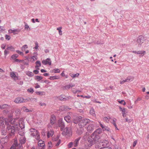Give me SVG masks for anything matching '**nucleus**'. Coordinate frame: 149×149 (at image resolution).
Masks as SVG:
<instances>
[{
	"label": "nucleus",
	"instance_id": "nucleus-1",
	"mask_svg": "<svg viewBox=\"0 0 149 149\" xmlns=\"http://www.w3.org/2000/svg\"><path fill=\"white\" fill-rule=\"evenodd\" d=\"M9 122H8L7 124V129L9 131L8 132L11 136L14 134L15 131H18L21 127L19 123V120L17 119H12L11 116L8 117Z\"/></svg>",
	"mask_w": 149,
	"mask_h": 149
},
{
	"label": "nucleus",
	"instance_id": "nucleus-2",
	"mask_svg": "<svg viewBox=\"0 0 149 149\" xmlns=\"http://www.w3.org/2000/svg\"><path fill=\"white\" fill-rule=\"evenodd\" d=\"M90 122V120L87 118L83 119L81 120L79 123V126L80 128H81V131L78 132V133L79 134H81L84 131L83 128L84 127Z\"/></svg>",
	"mask_w": 149,
	"mask_h": 149
},
{
	"label": "nucleus",
	"instance_id": "nucleus-3",
	"mask_svg": "<svg viewBox=\"0 0 149 149\" xmlns=\"http://www.w3.org/2000/svg\"><path fill=\"white\" fill-rule=\"evenodd\" d=\"M88 138L89 139V141H91L93 144H94L98 141L100 136L99 135L93 133Z\"/></svg>",
	"mask_w": 149,
	"mask_h": 149
},
{
	"label": "nucleus",
	"instance_id": "nucleus-4",
	"mask_svg": "<svg viewBox=\"0 0 149 149\" xmlns=\"http://www.w3.org/2000/svg\"><path fill=\"white\" fill-rule=\"evenodd\" d=\"M29 100V99H25L22 97H19L16 98L15 99L14 102L17 104H18L28 102Z\"/></svg>",
	"mask_w": 149,
	"mask_h": 149
},
{
	"label": "nucleus",
	"instance_id": "nucleus-5",
	"mask_svg": "<svg viewBox=\"0 0 149 149\" xmlns=\"http://www.w3.org/2000/svg\"><path fill=\"white\" fill-rule=\"evenodd\" d=\"M8 118H4L3 117H0V124L1 126L4 127L6 124H8Z\"/></svg>",
	"mask_w": 149,
	"mask_h": 149
},
{
	"label": "nucleus",
	"instance_id": "nucleus-6",
	"mask_svg": "<svg viewBox=\"0 0 149 149\" xmlns=\"http://www.w3.org/2000/svg\"><path fill=\"white\" fill-rule=\"evenodd\" d=\"M93 144L91 141H89V139L88 138L87 140L85 143V147L86 148H89Z\"/></svg>",
	"mask_w": 149,
	"mask_h": 149
},
{
	"label": "nucleus",
	"instance_id": "nucleus-7",
	"mask_svg": "<svg viewBox=\"0 0 149 149\" xmlns=\"http://www.w3.org/2000/svg\"><path fill=\"white\" fill-rule=\"evenodd\" d=\"M19 134L20 136L19 137V139L20 142L22 144L25 143L26 142V139L23 136L24 134Z\"/></svg>",
	"mask_w": 149,
	"mask_h": 149
},
{
	"label": "nucleus",
	"instance_id": "nucleus-8",
	"mask_svg": "<svg viewBox=\"0 0 149 149\" xmlns=\"http://www.w3.org/2000/svg\"><path fill=\"white\" fill-rule=\"evenodd\" d=\"M145 38L142 36H140L137 39V42L139 45H141L145 40Z\"/></svg>",
	"mask_w": 149,
	"mask_h": 149
},
{
	"label": "nucleus",
	"instance_id": "nucleus-9",
	"mask_svg": "<svg viewBox=\"0 0 149 149\" xmlns=\"http://www.w3.org/2000/svg\"><path fill=\"white\" fill-rule=\"evenodd\" d=\"M45 145L44 141L42 140H40L38 142V147H37V149H41V148H44Z\"/></svg>",
	"mask_w": 149,
	"mask_h": 149
},
{
	"label": "nucleus",
	"instance_id": "nucleus-10",
	"mask_svg": "<svg viewBox=\"0 0 149 149\" xmlns=\"http://www.w3.org/2000/svg\"><path fill=\"white\" fill-rule=\"evenodd\" d=\"M30 130L31 132V135L32 136H36L38 133L37 130L35 129L31 128L30 129Z\"/></svg>",
	"mask_w": 149,
	"mask_h": 149
},
{
	"label": "nucleus",
	"instance_id": "nucleus-11",
	"mask_svg": "<svg viewBox=\"0 0 149 149\" xmlns=\"http://www.w3.org/2000/svg\"><path fill=\"white\" fill-rule=\"evenodd\" d=\"M56 117L54 115H52L50 118V123L51 124L53 125L56 123Z\"/></svg>",
	"mask_w": 149,
	"mask_h": 149
},
{
	"label": "nucleus",
	"instance_id": "nucleus-12",
	"mask_svg": "<svg viewBox=\"0 0 149 149\" xmlns=\"http://www.w3.org/2000/svg\"><path fill=\"white\" fill-rule=\"evenodd\" d=\"M58 123L59 127H61V130H62L65 126L64 123L62 121V119H60L58 120Z\"/></svg>",
	"mask_w": 149,
	"mask_h": 149
},
{
	"label": "nucleus",
	"instance_id": "nucleus-13",
	"mask_svg": "<svg viewBox=\"0 0 149 149\" xmlns=\"http://www.w3.org/2000/svg\"><path fill=\"white\" fill-rule=\"evenodd\" d=\"M63 133H65V134L68 135V134L69 136L71 135L72 133L70 129L67 127L64 129Z\"/></svg>",
	"mask_w": 149,
	"mask_h": 149
},
{
	"label": "nucleus",
	"instance_id": "nucleus-14",
	"mask_svg": "<svg viewBox=\"0 0 149 149\" xmlns=\"http://www.w3.org/2000/svg\"><path fill=\"white\" fill-rule=\"evenodd\" d=\"M95 129V127L93 124H90L87 127V130L88 131H93Z\"/></svg>",
	"mask_w": 149,
	"mask_h": 149
},
{
	"label": "nucleus",
	"instance_id": "nucleus-15",
	"mask_svg": "<svg viewBox=\"0 0 149 149\" xmlns=\"http://www.w3.org/2000/svg\"><path fill=\"white\" fill-rule=\"evenodd\" d=\"M43 64L44 65L49 64L51 65V61L49 58H47L46 60H43L42 62Z\"/></svg>",
	"mask_w": 149,
	"mask_h": 149
},
{
	"label": "nucleus",
	"instance_id": "nucleus-16",
	"mask_svg": "<svg viewBox=\"0 0 149 149\" xmlns=\"http://www.w3.org/2000/svg\"><path fill=\"white\" fill-rule=\"evenodd\" d=\"M75 86V84H71L68 85H67L64 86L63 89L64 90H68L70 88H72L73 87H74Z\"/></svg>",
	"mask_w": 149,
	"mask_h": 149
},
{
	"label": "nucleus",
	"instance_id": "nucleus-17",
	"mask_svg": "<svg viewBox=\"0 0 149 149\" xmlns=\"http://www.w3.org/2000/svg\"><path fill=\"white\" fill-rule=\"evenodd\" d=\"M20 31V30L19 29H16L14 30L9 29L8 31L9 33H13L14 34H17Z\"/></svg>",
	"mask_w": 149,
	"mask_h": 149
},
{
	"label": "nucleus",
	"instance_id": "nucleus-18",
	"mask_svg": "<svg viewBox=\"0 0 149 149\" xmlns=\"http://www.w3.org/2000/svg\"><path fill=\"white\" fill-rule=\"evenodd\" d=\"M30 61L32 62H33L37 60V55L36 53H34V56L31 57L30 58Z\"/></svg>",
	"mask_w": 149,
	"mask_h": 149
},
{
	"label": "nucleus",
	"instance_id": "nucleus-19",
	"mask_svg": "<svg viewBox=\"0 0 149 149\" xmlns=\"http://www.w3.org/2000/svg\"><path fill=\"white\" fill-rule=\"evenodd\" d=\"M10 75L11 77L14 80H16L18 79V77L16 76V74L14 72H10Z\"/></svg>",
	"mask_w": 149,
	"mask_h": 149
},
{
	"label": "nucleus",
	"instance_id": "nucleus-20",
	"mask_svg": "<svg viewBox=\"0 0 149 149\" xmlns=\"http://www.w3.org/2000/svg\"><path fill=\"white\" fill-rule=\"evenodd\" d=\"M18 146L17 140H15L13 145L10 149H17V147Z\"/></svg>",
	"mask_w": 149,
	"mask_h": 149
},
{
	"label": "nucleus",
	"instance_id": "nucleus-21",
	"mask_svg": "<svg viewBox=\"0 0 149 149\" xmlns=\"http://www.w3.org/2000/svg\"><path fill=\"white\" fill-rule=\"evenodd\" d=\"M95 148L96 149H111V148L109 147L103 146V147H101L99 145H96Z\"/></svg>",
	"mask_w": 149,
	"mask_h": 149
},
{
	"label": "nucleus",
	"instance_id": "nucleus-22",
	"mask_svg": "<svg viewBox=\"0 0 149 149\" xmlns=\"http://www.w3.org/2000/svg\"><path fill=\"white\" fill-rule=\"evenodd\" d=\"M54 132L53 131L50 130L49 131L47 134V136L48 138L52 136L54 134Z\"/></svg>",
	"mask_w": 149,
	"mask_h": 149
},
{
	"label": "nucleus",
	"instance_id": "nucleus-23",
	"mask_svg": "<svg viewBox=\"0 0 149 149\" xmlns=\"http://www.w3.org/2000/svg\"><path fill=\"white\" fill-rule=\"evenodd\" d=\"M80 139V138H78L76 139L74 141V143H73V144L74 146V147H76L78 146V144L79 143V141Z\"/></svg>",
	"mask_w": 149,
	"mask_h": 149
},
{
	"label": "nucleus",
	"instance_id": "nucleus-24",
	"mask_svg": "<svg viewBox=\"0 0 149 149\" xmlns=\"http://www.w3.org/2000/svg\"><path fill=\"white\" fill-rule=\"evenodd\" d=\"M36 65L35 66L36 68L37 69L39 70V67L41 65V63L40 62V61H38L36 62Z\"/></svg>",
	"mask_w": 149,
	"mask_h": 149
},
{
	"label": "nucleus",
	"instance_id": "nucleus-25",
	"mask_svg": "<svg viewBox=\"0 0 149 149\" xmlns=\"http://www.w3.org/2000/svg\"><path fill=\"white\" fill-rule=\"evenodd\" d=\"M81 117H76L74 118L73 123L75 124L77 123L81 119Z\"/></svg>",
	"mask_w": 149,
	"mask_h": 149
},
{
	"label": "nucleus",
	"instance_id": "nucleus-26",
	"mask_svg": "<svg viewBox=\"0 0 149 149\" xmlns=\"http://www.w3.org/2000/svg\"><path fill=\"white\" fill-rule=\"evenodd\" d=\"M9 107V106L7 104H4L0 105V109H3L7 108Z\"/></svg>",
	"mask_w": 149,
	"mask_h": 149
},
{
	"label": "nucleus",
	"instance_id": "nucleus-27",
	"mask_svg": "<svg viewBox=\"0 0 149 149\" xmlns=\"http://www.w3.org/2000/svg\"><path fill=\"white\" fill-rule=\"evenodd\" d=\"M58 98L61 100H66V97L65 95H62L59 96Z\"/></svg>",
	"mask_w": 149,
	"mask_h": 149
},
{
	"label": "nucleus",
	"instance_id": "nucleus-28",
	"mask_svg": "<svg viewBox=\"0 0 149 149\" xmlns=\"http://www.w3.org/2000/svg\"><path fill=\"white\" fill-rule=\"evenodd\" d=\"M36 93L38 95H44L45 94V93L44 91H36Z\"/></svg>",
	"mask_w": 149,
	"mask_h": 149
},
{
	"label": "nucleus",
	"instance_id": "nucleus-29",
	"mask_svg": "<svg viewBox=\"0 0 149 149\" xmlns=\"http://www.w3.org/2000/svg\"><path fill=\"white\" fill-rule=\"evenodd\" d=\"M134 77L130 76L127 77L126 78V79L127 81V82H128L129 81H133L134 79Z\"/></svg>",
	"mask_w": 149,
	"mask_h": 149
},
{
	"label": "nucleus",
	"instance_id": "nucleus-30",
	"mask_svg": "<svg viewBox=\"0 0 149 149\" xmlns=\"http://www.w3.org/2000/svg\"><path fill=\"white\" fill-rule=\"evenodd\" d=\"M22 109L23 111L26 112H32L33 111L32 110H29L25 107H22Z\"/></svg>",
	"mask_w": 149,
	"mask_h": 149
},
{
	"label": "nucleus",
	"instance_id": "nucleus-31",
	"mask_svg": "<svg viewBox=\"0 0 149 149\" xmlns=\"http://www.w3.org/2000/svg\"><path fill=\"white\" fill-rule=\"evenodd\" d=\"M71 117L69 116H67L64 117L65 120L68 123H69L70 121Z\"/></svg>",
	"mask_w": 149,
	"mask_h": 149
},
{
	"label": "nucleus",
	"instance_id": "nucleus-32",
	"mask_svg": "<svg viewBox=\"0 0 149 149\" xmlns=\"http://www.w3.org/2000/svg\"><path fill=\"white\" fill-rule=\"evenodd\" d=\"M79 74L78 73H77L74 74L72 73L70 74V76L73 78H74L75 77H77L79 76Z\"/></svg>",
	"mask_w": 149,
	"mask_h": 149
},
{
	"label": "nucleus",
	"instance_id": "nucleus-33",
	"mask_svg": "<svg viewBox=\"0 0 149 149\" xmlns=\"http://www.w3.org/2000/svg\"><path fill=\"white\" fill-rule=\"evenodd\" d=\"M68 109V107L64 106L61 107L59 109L60 111H65Z\"/></svg>",
	"mask_w": 149,
	"mask_h": 149
},
{
	"label": "nucleus",
	"instance_id": "nucleus-34",
	"mask_svg": "<svg viewBox=\"0 0 149 149\" xmlns=\"http://www.w3.org/2000/svg\"><path fill=\"white\" fill-rule=\"evenodd\" d=\"M26 74L28 76L30 77H31L34 75L33 73L32 72L29 71H26L25 72Z\"/></svg>",
	"mask_w": 149,
	"mask_h": 149
},
{
	"label": "nucleus",
	"instance_id": "nucleus-35",
	"mask_svg": "<svg viewBox=\"0 0 149 149\" xmlns=\"http://www.w3.org/2000/svg\"><path fill=\"white\" fill-rule=\"evenodd\" d=\"M7 49L8 50H10L12 51H14L15 50V48L12 46H7Z\"/></svg>",
	"mask_w": 149,
	"mask_h": 149
},
{
	"label": "nucleus",
	"instance_id": "nucleus-36",
	"mask_svg": "<svg viewBox=\"0 0 149 149\" xmlns=\"http://www.w3.org/2000/svg\"><path fill=\"white\" fill-rule=\"evenodd\" d=\"M102 129H99L95 131L93 133L97 134L99 135V134L101 133L102 132Z\"/></svg>",
	"mask_w": 149,
	"mask_h": 149
},
{
	"label": "nucleus",
	"instance_id": "nucleus-37",
	"mask_svg": "<svg viewBox=\"0 0 149 149\" xmlns=\"http://www.w3.org/2000/svg\"><path fill=\"white\" fill-rule=\"evenodd\" d=\"M112 120L114 122H112L113 124L115 126L116 129L117 130H118V129L116 125V119L115 118H113Z\"/></svg>",
	"mask_w": 149,
	"mask_h": 149
},
{
	"label": "nucleus",
	"instance_id": "nucleus-38",
	"mask_svg": "<svg viewBox=\"0 0 149 149\" xmlns=\"http://www.w3.org/2000/svg\"><path fill=\"white\" fill-rule=\"evenodd\" d=\"M138 54H140L141 55V56H143L145 53H146V52L144 51H138Z\"/></svg>",
	"mask_w": 149,
	"mask_h": 149
},
{
	"label": "nucleus",
	"instance_id": "nucleus-39",
	"mask_svg": "<svg viewBox=\"0 0 149 149\" xmlns=\"http://www.w3.org/2000/svg\"><path fill=\"white\" fill-rule=\"evenodd\" d=\"M90 113L93 116H95V112L93 109H91L90 111Z\"/></svg>",
	"mask_w": 149,
	"mask_h": 149
},
{
	"label": "nucleus",
	"instance_id": "nucleus-40",
	"mask_svg": "<svg viewBox=\"0 0 149 149\" xmlns=\"http://www.w3.org/2000/svg\"><path fill=\"white\" fill-rule=\"evenodd\" d=\"M47 147L49 149H50L52 148V145L51 142L49 141L48 142L47 144Z\"/></svg>",
	"mask_w": 149,
	"mask_h": 149
},
{
	"label": "nucleus",
	"instance_id": "nucleus-41",
	"mask_svg": "<svg viewBox=\"0 0 149 149\" xmlns=\"http://www.w3.org/2000/svg\"><path fill=\"white\" fill-rule=\"evenodd\" d=\"M52 72L54 73H59L60 70L59 69H55L52 70Z\"/></svg>",
	"mask_w": 149,
	"mask_h": 149
},
{
	"label": "nucleus",
	"instance_id": "nucleus-42",
	"mask_svg": "<svg viewBox=\"0 0 149 149\" xmlns=\"http://www.w3.org/2000/svg\"><path fill=\"white\" fill-rule=\"evenodd\" d=\"M62 28V27H60L58 28L57 29V30L58 31L59 34L60 35H62V32L61 30Z\"/></svg>",
	"mask_w": 149,
	"mask_h": 149
},
{
	"label": "nucleus",
	"instance_id": "nucleus-43",
	"mask_svg": "<svg viewBox=\"0 0 149 149\" xmlns=\"http://www.w3.org/2000/svg\"><path fill=\"white\" fill-rule=\"evenodd\" d=\"M18 56V55L17 54H13V55H12V56H11V58L13 59H15V60L16 58H17V57Z\"/></svg>",
	"mask_w": 149,
	"mask_h": 149
},
{
	"label": "nucleus",
	"instance_id": "nucleus-44",
	"mask_svg": "<svg viewBox=\"0 0 149 149\" xmlns=\"http://www.w3.org/2000/svg\"><path fill=\"white\" fill-rule=\"evenodd\" d=\"M27 90L28 92L32 93H33L34 92L33 89L32 88H28Z\"/></svg>",
	"mask_w": 149,
	"mask_h": 149
},
{
	"label": "nucleus",
	"instance_id": "nucleus-45",
	"mask_svg": "<svg viewBox=\"0 0 149 149\" xmlns=\"http://www.w3.org/2000/svg\"><path fill=\"white\" fill-rule=\"evenodd\" d=\"M105 141V142L106 144H105L103 143H101V144H102V146H100L101 147H103V146H107V143H108V141H106V140ZM100 145H101V144H100Z\"/></svg>",
	"mask_w": 149,
	"mask_h": 149
},
{
	"label": "nucleus",
	"instance_id": "nucleus-46",
	"mask_svg": "<svg viewBox=\"0 0 149 149\" xmlns=\"http://www.w3.org/2000/svg\"><path fill=\"white\" fill-rule=\"evenodd\" d=\"M28 48V47L27 45H25L24 46H23L22 48V50L23 51H25L26 49H27Z\"/></svg>",
	"mask_w": 149,
	"mask_h": 149
},
{
	"label": "nucleus",
	"instance_id": "nucleus-47",
	"mask_svg": "<svg viewBox=\"0 0 149 149\" xmlns=\"http://www.w3.org/2000/svg\"><path fill=\"white\" fill-rule=\"evenodd\" d=\"M42 79V77L40 76H36V79H37L38 81Z\"/></svg>",
	"mask_w": 149,
	"mask_h": 149
},
{
	"label": "nucleus",
	"instance_id": "nucleus-48",
	"mask_svg": "<svg viewBox=\"0 0 149 149\" xmlns=\"http://www.w3.org/2000/svg\"><path fill=\"white\" fill-rule=\"evenodd\" d=\"M111 119L110 117H109V118H107L106 117H104L103 118L104 120V121H105L107 122H108L109 121V119Z\"/></svg>",
	"mask_w": 149,
	"mask_h": 149
},
{
	"label": "nucleus",
	"instance_id": "nucleus-49",
	"mask_svg": "<svg viewBox=\"0 0 149 149\" xmlns=\"http://www.w3.org/2000/svg\"><path fill=\"white\" fill-rule=\"evenodd\" d=\"M35 47H34V48L37 49L38 48V47H39L38 45V44L37 42H35Z\"/></svg>",
	"mask_w": 149,
	"mask_h": 149
},
{
	"label": "nucleus",
	"instance_id": "nucleus-50",
	"mask_svg": "<svg viewBox=\"0 0 149 149\" xmlns=\"http://www.w3.org/2000/svg\"><path fill=\"white\" fill-rule=\"evenodd\" d=\"M59 79V77H56L54 76L51 77H49V79L50 80H54L55 79Z\"/></svg>",
	"mask_w": 149,
	"mask_h": 149
},
{
	"label": "nucleus",
	"instance_id": "nucleus-51",
	"mask_svg": "<svg viewBox=\"0 0 149 149\" xmlns=\"http://www.w3.org/2000/svg\"><path fill=\"white\" fill-rule=\"evenodd\" d=\"M28 29H29V30H30L29 25L27 24H26L25 25V29L28 30Z\"/></svg>",
	"mask_w": 149,
	"mask_h": 149
},
{
	"label": "nucleus",
	"instance_id": "nucleus-52",
	"mask_svg": "<svg viewBox=\"0 0 149 149\" xmlns=\"http://www.w3.org/2000/svg\"><path fill=\"white\" fill-rule=\"evenodd\" d=\"M6 44H3L1 45V48L3 49H4L6 47Z\"/></svg>",
	"mask_w": 149,
	"mask_h": 149
},
{
	"label": "nucleus",
	"instance_id": "nucleus-53",
	"mask_svg": "<svg viewBox=\"0 0 149 149\" xmlns=\"http://www.w3.org/2000/svg\"><path fill=\"white\" fill-rule=\"evenodd\" d=\"M6 39L7 40H9L10 39V37L7 35H5Z\"/></svg>",
	"mask_w": 149,
	"mask_h": 149
},
{
	"label": "nucleus",
	"instance_id": "nucleus-54",
	"mask_svg": "<svg viewBox=\"0 0 149 149\" xmlns=\"http://www.w3.org/2000/svg\"><path fill=\"white\" fill-rule=\"evenodd\" d=\"M16 52L21 55H23V53L22 52H20L19 50H17Z\"/></svg>",
	"mask_w": 149,
	"mask_h": 149
},
{
	"label": "nucleus",
	"instance_id": "nucleus-55",
	"mask_svg": "<svg viewBox=\"0 0 149 149\" xmlns=\"http://www.w3.org/2000/svg\"><path fill=\"white\" fill-rule=\"evenodd\" d=\"M104 129L105 130L107 131H109L110 130V129L109 128L106 126L104 127Z\"/></svg>",
	"mask_w": 149,
	"mask_h": 149
},
{
	"label": "nucleus",
	"instance_id": "nucleus-56",
	"mask_svg": "<svg viewBox=\"0 0 149 149\" xmlns=\"http://www.w3.org/2000/svg\"><path fill=\"white\" fill-rule=\"evenodd\" d=\"M15 62H23L24 61L23 60H18V59H16L15 60Z\"/></svg>",
	"mask_w": 149,
	"mask_h": 149
},
{
	"label": "nucleus",
	"instance_id": "nucleus-57",
	"mask_svg": "<svg viewBox=\"0 0 149 149\" xmlns=\"http://www.w3.org/2000/svg\"><path fill=\"white\" fill-rule=\"evenodd\" d=\"M76 90L74 88H72L71 90V91L74 94L76 93Z\"/></svg>",
	"mask_w": 149,
	"mask_h": 149
},
{
	"label": "nucleus",
	"instance_id": "nucleus-58",
	"mask_svg": "<svg viewBox=\"0 0 149 149\" xmlns=\"http://www.w3.org/2000/svg\"><path fill=\"white\" fill-rule=\"evenodd\" d=\"M137 143V141L136 140L134 141L133 144V146L134 147H135L136 145V143Z\"/></svg>",
	"mask_w": 149,
	"mask_h": 149
},
{
	"label": "nucleus",
	"instance_id": "nucleus-59",
	"mask_svg": "<svg viewBox=\"0 0 149 149\" xmlns=\"http://www.w3.org/2000/svg\"><path fill=\"white\" fill-rule=\"evenodd\" d=\"M9 53V52L8 51H7L6 50H5L4 51V54L6 56L7 54H8Z\"/></svg>",
	"mask_w": 149,
	"mask_h": 149
},
{
	"label": "nucleus",
	"instance_id": "nucleus-60",
	"mask_svg": "<svg viewBox=\"0 0 149 149\" xmlns=\"http://www.w3.org/2000/svg\"><path fill=\"white\" fill-rule=\"evenodd\" d=\"M8 112V111L7 110H5L3 111V113L5 114H7Z\"/></svg>",
	"mask_w": 149,
	"mask_h": 149
},
{
	"label": "nucleus",
	"instance_id": "nucleus-61",
	"mask_svg": "<svg viewBox=\"0 0 149 149\" xmlns=\"http://www.w3.org/2000/svg\"><path fill=\"white\" fill-rule=\"evenodd\" d=\"M61 75L63 77H65V76L64 71H63L61 73Z\"/></svg>",
	"mask_w": 149,
	"mask_h": 149
},
{
	"label": "nucleus",
	"instance_id": "nucleus-62",
	"mask_svg": "<svg viewBox=\"0 0 149 149\" xmlns=\"http://www.w3.org/2000/svg\"><path fill=\"white\" fill-rule=\"evenodd\" d=\"M122 111V114L125 113V112H126L125 109V108H123V110H122V111Z\"/></svg>",
	"mask_w": 149,
	"mask_h": 149
},
{
	"label": "nucleus",
	"instance_id": "nucleus-63",
	"mask_svg": "<svg viewBox=\"0 0 149 149\" xmlns=\"http://www.w3.org/2000/svg\"><path fill=\"white\" fill-rule=\"evenodd\" d=\"M73 144V143H72V142L70 143L68 145L69 147L71 148L72 147V146Z\"/></svg>",
	"mask_w": 149,
	"mask_h": 149
},
{
	"label": "nucleus",
	"instance_id": "nucleus-64",
	"mask_svg": "<svg viewBox=\"0 0 149 149\" xmlns=\"http://www.w3.org/2000/svg\"><path fill=\"white\" fill-rule=\"evenodd\" d=\"M60 142L61 141L60 140H59L56 144V146H58V145L60 144Z\"/></svg>",
	"mask_w": 149,
	"mask_h": 149
}]
</instances>
